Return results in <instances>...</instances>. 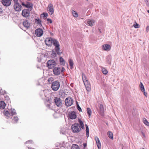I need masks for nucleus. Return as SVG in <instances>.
<instances>
[{"mask_svg": "<svg viewBox=\"0 0 149 149\" xmlns=\"http://www.w3.org/2000/svg\"><path fill=\"white\" fill-rule=\"evenodd\" d=\"M35 33L37 36L40 37L43 34V30L40 28L36 30L35 31Z\"/></svg>", "mask_w": 149, "mask_h": 149, "instance_id": "14", "label": "nucleus"}, {"mask_svg": "<svg viewBox=\"0 0 149 149\" xmlns=\"http://www.w3.org/2000/svg\"><path fill=\"white\" fill-rule=\"evenodd\" d=\"M47 20L48 22H49L50 23H52V22L51 19L49 18L47 19Z\"/></svg>", "mask_w": 149, "mask_h": 149, "instance_id": "42", "label": "nucleus"}, {"mask_svg": "<svg viewBox=\"0 0 149 149\" xmlns=\"http://www.w3.org/2000/svg\"><path fill=\"white\" fill-rule=\"evenodd\" d=\"M102 72L103 74H106L108 73L107 70L104 68H102Z\"/></svg>", "mask_w": 149, "mask_h": 149, "instance_id": "36", "label": "nucleus"}, {"mask_svg": "<svg viewBox=\"0 0 149 149\" xmlns=\"http://www.w3.org/2000/svg\"><path fill=\"white\" fill-rule=\"evenodd\" d=\"M86 110L88 116L90 117L92 113L91 110V109L89 108H87L86 109Z\"/></svg>", "mask_w": 149, "mask_h": 149, "instance_id": "30", "label": "nucleus"}, {"mask_svg": "<svg viewBox=\"0 0 149 149\" xmlns=\"http://www.w3.org/2000/svg\"><path fill=\"white\" fill-rule=\"evenodd\" d=\"M10 113L11 116L15 114L16 113L15 110V109H11L10 111Z\"/></svg>", "mask_w": 149, "mask_h": 149, "instance_id": "31", "label": "nucleus"}, {"mask_svg": "<svg viewBox=\"0 0 149 149\" xmlns=\"http://www.w3.org/2000/svg\"><path fill=\"white\" fill-rule=\"evenodd\" d=\"M144 123L147 126H149V123L148 122L146 119L145 118L143 119Z\"/></svg>", "mask_w": 149, "mask_h": 149, "instance_id": "33", "label": "nucleus"}, {"mask_svg": "<svg viewBox=\"0 0 149 149\" xmlns=\"http://www.w3.org/2000/svg\"><path fill=\"white\" fill-rule=\"evenodd\" d=\"M147 12L148 13H149V10H148Z\"/></svg>", "mask_w": 149, "mask_h": 149, "instance_id": "53", "label": "nucleus"}, {"mask_svg": "<svg viewBox=\"0 0 149 149\" xmlns=\"http://www.w3.org/2000/svg\"><path fill=\"white\" fill-rule=\"evenodd\" d=\"M71 149H80L79 146L75 144H73L71 147Z\"/></svg>", "mask_w": 149, "mask_h": 149, "instance_id": "28", "label": "nucleus"}, {"mask_svg": "<svg viewBox=\"0 0 149 149\" xmlns=\"http://www.w3.org/2000/svg\"><path fill=\"white\" fill-rule=\"evenodd\" d=\"M2 10L0 8V12H2Z\"/></svg>", "mask_w": 149, "mask_h": 149, "instance_id": "52", "label": "nucleus"}, {"mask_svg": "<svg viewBox=\"0 0 149 149\" xmlns=\"http://www.w3.org/2000/svg\"><path fill=\"white\" fill-rule=\"evenodd\" d=\"M87 25L92 26L95 23L94 20L90 19L88 20L87 22Z\"/></svg>", "mask_w": 149, "mask_h": 149, "instance_id": "18", "label": "nucleus"}, {"mask_svg": "<svg viewBox=\"0 0 149 149\" xmlns=\"http://www.w3.org/2000/svg\"><path fill=\"white\" fill-rule=\"evenodd\" d=\"M95 140L98 149L101 148V144L99 138L97 136L95 137Z\"/></svg>", "mask_w": 149, "mask_h": 149, "instance_id": "16", "label": "nucleus"}, {"mask_svg": "<svg viewBox=\"0 0 149 149\" xmlns=\"http://www.w3.org/2000/svg\"><path fill=\"white\" fill-rule=\"evenodd\" d=\"M61 69L58 67H55L53 70L54 74L55 75H58L60 74Z\"/></svg>", "mask_w": 149, "mask_h": 149, "instance_id": "10", "label": "nucleus"}, {"mask_svg": "<svg viewBox=\"0 0 149 149\" xmlns=\"http://www.w3.org/2000/svg\"><path fill=\"white\" fill-rule=\"evenodd\" d=\"M6 106L5 103L3 101H0V109H3Z\"/></svg>", "mask_w": 149, "mask_h": 149, "instance_id": "20", "label": "nucleus"}, {"mask_svg": "<svg viewBox=\"0 0 149 149\" xmlns=\"http://www.w3.org/2000/svg\"><path fill=\"white\" fill-rule=\"evenodd\" d=\"M142 149H144V148H143Z\"/></svg>", "mask_w": 149, "mask_h": 149, "instance_id": "54", "label": "nucleus"}, {"mask_svg": "<svg viewBox=\"0 0 149 149\" xmlns=\"http://www.w3.org/2000/svg\"><path fill=\"white\" fill-rule=\"evenodd\" d=\"M139 86L142 92L144 91H145V89L144 86L143 84L141 82H140L139 84Z\"/></svg>", "mask_w": 149, "mask_h": 149, "instance_id": "29", "label": "nucleus"}, {"mask_svg": "<svg viewBox=\"0 0 149 149\" xmlns=\"http://www.w3.org/2000/svg\"><path fill=\"white\" fill-rule=\"evenodd\" d=\"M52 56L54 57H55L56 56V52L54 51V50H53L52 54Z\"/></svg>", "mask_w": 149, "mask_h": 149, "instance_id": "38", "label": "nucleus"}, {"mask_svg": "<svg viewBox=\"0 0 149 149\" xmlns=\"http://www.w3.org/2000/svg\"><path fill=\"white\" fill-rule=\"evenodd\" d=\"M47 11L48 13L50 15H52L54 14V9L52 4L50 3L48 5Z\"/></svg>", "mask_w": 149, "mask_h": 149, "instance_id": "6", "label": "nucleus"}, {"mask_svg": "<svg viewBox=\"0 0 149 149\" xmlns=\"http://www.w3.org/2000/svg\"><path fill=\"white\" fill-rule=\"evenodd\" d=\"M13 120L14 123H16L18 121V118L17 116L15 117Z\"/></svg>", "mask_w": 149, "mask_h": 149, "instance_id": "37", "label": "nucleus"}, {"mask_svg": "<svg viewBox=\"0 0 149 149\" xmlns=\"http://www.w3.org/2000/svg\"><path fill=\"white\" fill-rule=\"evenodd\" d=\"M4 114L6 116L9 118L11 117V116L10 113L8 111H6L4 110L3 111Z\"/></svg>", "mask_w": 149, "mask_h": 149, "instance_id": "22", "label": "nucleus"}, {"mask_svg": "<svg viewBox=\"0 0 149 149\" xmlns=\"http://www.w3.org/2000/svg\"><path fill=\"white\" fill-rule=\"evenodd\" d=\"M149 26H148L146 28V31L147 32H148L149 31Z\"/></svg>", "mask_w": 149, "mask_h": 149, "instance_id": "43", "label": "nucleus"}, {"mask_svg": "<svg viewBox=\"0 0 149 149\" xmlns=\"http://www.w3.org/2000/svg\"><path fill=\"white\" fill-rule=\"evenodd\" d=\"M60 62L61 65H64L65 64V61L62 57L60 58Z\"/></svg>", "mask_w": 149, "mask_h": 149, "instance_id": "25", "label": "nucleus"}, {"mask_svg": "<svg viewBox=\"0 0 149 149\" xmlns=\"http://www.w3.org/2000/svg\"><path fill=\"white\" fill-rule=\"evenodd\" d=\"M28 148H29V149H34V148H30V147H28Z\"/></svg>", "mask_w": 149, "mask_h": 149, "instance_id": "51", "label": "nucleus"}, {"mask_svg": "<svg viewBox=\"0 0 149 149\" xmlns=\"http://www.w3.org/2000/svg\"><path fill=\"white\" fill-rule=\"evenodd\" d=\"M65 69L64 68H63H63H62V69H61V72H63L64 71H65Z\"/></svg>", "mask_w": 149, "mask_h": 149, "instance_id": "47", "label": "nucleus"}, {"mask_svg": "<svg viewBox=\"0 0 149 149\" xmlns=\"http://www.w3.org/2000/svg\"><path fill=\"white\" fill-rule=\"evenodd\" d=\"M82 80L86 90L88 91H90L91 90V85L90 83L88 81L85 75L83 73L82 74Z\"/></svg>", "mask_w": 149, "mask_h": 149, "instance_id": "2", "label": "nucleus"}, {"mask_svg": "<svg viewBox=\"0 0 149 149\" xmlns=\"http://www.w3.org/2000/svg\"><path fill=\"white\" fill-rule=\"evenodd\" d=\"M29 142H30L31 143H32V141L31 140H29V141H26L25 143H29Z\"/></svg>", "mask_w": 149, "mask_h": 149, "instance_id": "45", "label": "nucleus"}, {"mask_svg": "<svg viewBox=\"0 0 149 149\" xmlns=\"http://www.w3.org/2000/svg\"><path fill=\"white\" fill-rule=\"evenodd\" d=\"M99 108L101 114L102 115H103L104 111L103 105L102 104H100L99 106Z\"/></svg>", "mask_w": 149, "mask_h": 149, "instance_id": "21", "label": "nucleus"}, {"mask_svg": "<svg viewBox=\"0 0 149 149\" xmlns=\"http://www.w3.org/2000/svg\"><path fill=\"white\" fill-rule=\"evenodd\" d=\"M22 4L23 6L29 9L30 11H31L33 9V4L29 2H27L26 4L24 3H22Z\"/></svg>", "mask_w": 149, "mask_h": 149, "instance_id": "9", "label": "nucleus"}, {"mask_svg": "<svg viewBox=\"0 0 149 149\" xmlns=\"http://www.w3.org/2000/svg\"><path fill=\"white\" fill-rule=\"evenodd\" d=\"M77 107L78 110L79 111H82L81 109V108L79 107V105H77Z\"/></svg>", "mask_w": 149, "mask_h": 149, "instance_id": "41", "label": "nucleus"}, {"mask_svg": "<svg viewBox=\"0 0 149 149\" xmlns=\"http://www.w3.org/2000/svg\"><path fill=\"white\" fill-rule=\"evenodd\" d=\"M41 15H43L44 17H47L48 16V14L47 13H43L42 14H41Z\"/></svg>", "mask_w": 149, "mask_h": 149, "instance_id": "40", "label": "nucleus"}, {"mask_svg": "<svg viewBox=\"0 0 149 149\" xmlns=\"http://www.w3.org/2000/svg\"><path fill=\"white\" fill-rule=\"evenodd\" d=\"M60 86V84L58 81H54L52 84L51 88L54 91H57Z\"/></svg>", "mask_w": 149, "mask_h": 149, "instance_id": "4", "label": "nucleus"}, {"mask_svg": "<svg viewBox=\"0 0 149 149\" xmlns=\"http://www.w3.org/2000/svg\"><path fill=\"white\" fill-rule=\"evenodd\" d=\"M54 102L56 104L58 107H60L62 105V102L60 98L55 97L54 99Z\"/></svg>", "mask_w": 149, "mask_h": 149, "instance_id": "15", "label": "nucleus"}, {"mask_svg": "<svg viewBox=\"0 0 149 149\" xmlns=\"http://www.w3.org/2000/svg\"><path fill=\"white\" fill-rule=\"evenodd\" d=\"M46 45L48 46H50L52 44L55 46V49L57 54L60 55L62 52H59L60 48L59 44L58 41L55 39H53L52 38H47L45 40Z\"/></svg>", "mask_w": 149, "mask_h": 149, "instance_id": "1", "label": "nucleus"}, {"mask_svg": "<svg viewBox=\"0 0 149 149\" xmlns=\"http://www.w3.org/2000/svg\"><path fill=\"white\" fill-rule=\"evenodd\" d=\"M133 26L135 28H138L140 27V25L136 23V22H135L133 24Z\"/></svg>", "mask_w": 149, "mask_h": 149, "instance_id": "35", "label": "nucleus"}, {"mask_svg": "<svg viewBox=\"0 0 149 149\" xmlns=\"http://www.w3.org/2000/svg\"><path fill=\"white\" fill-rule=\"evenodd\" d=\"M78 121L82 129H84V125L82 121H81L80 119H79Z\"/></svg>", "mask_w": 149, "mask_h": 149, "instance_id": "27", "label": "nucleus"}, {"mask_svg": "<svg viewBox=\"0 0 149 149\" xmlns=\"http://www.w3.org/2000/svg\"><path fill=\"white\" fill-rule=\"evenodd\" d=\"M30 10L27 9H24L22 12V16L25 17H29Z\"/></svg>", "mask_w": 149, "mask_h": 149, "instance_id": "8", "label": "nucleus"}, {"mask_svg": "<svg viewBox=\"0 0 149 149\" xmlns=\"http://www.w3.org/2000/svg\"><path fill=\"white\" fill-rule=\"evenodd\" d=\"M72 131L74 133L79 132L81 130V127L78 123H74L71 126Z\"/></svg>", "mask_w": 149, "mask_h": 149, "instance_id": "3", "label": "nucleus"}, {"mask_svg": "<svg viewBox=\"0 0 149 149\" xmlns=\"http://www.w3.org/2000/svg\"><path fill=\"white\" fill-rule=\"evenodd\" d=\"M85 126L86 127V135L87 137H88L89 136V128L88 126L87 125H85Z\"/></svg>", "mask_w": 149, "mask_h": 149, "instance_id": "24", "label": "nucleus"}, {"mask_svg": "<svg viewBox=\"0 0 149 149\" xmlns=\"http://www.w3.org/2000/svg\"><path fill=\"white\" fill-rule=\"evenodd\" d=\"M143 92L144 95L146 96L147 97V93L145 92V91H144Z\"/></svg>", "mask_w": 149, "mask_h": 149, "instance_id": "44", "label": "nucleus"}, {"mask_svg": "<svg viewBox=\"0 0 149 149\" xmlns=\"http://www.w3.org/2000/svg\"><path fill=\"white\" fill-rule=\"evenodd\" d=\"M11 0H2L1 3L4 6H8L11 3Z\"/></svg>", "mask_w": 149, "mask_h": 149, "instance_id": "13", "label": "nucleus"}, {"mask_svg": "<svg viewBox=\"0 0 149 149\" xmlns=\"http://www.w3.org/2000/svg\"><path fill=\"white\" fill-rule=\"evenodd\" d=\"M102 48L106 51H109L111 49V47L109 45L105 44L102 46Z\"/></svg>", "mask_w": 149, "mask_h": 149, "instance_id": "17", "label": "nucleus"}, {"mask_svg": "<svg viewBox=\"0 0 149 149\" xmlns=\"http://www.w3.org/2000/svg\"><path fill=\"white\" fill-rule=\"evenodd\" d=\"M87 1H88V0H86Z\"/></svg>", "mask_w": 149, "mask_h": 149, "instance_id": "55", "label": "nucleus"}, {"mask_svg": "<svg viewBox=\"0 0 149 149\" xmlns=\"http://www.w3.org/2000/svg\"><path fill=\"white\" fill-rule=\"evenodd\" d=\"M72 14L73 16L76 17H77L78 16V15L77 13L75 11L72 10Z\"/></svg>", "mask_w": 149, "mask_h": 149, "instance_id": "32", "label": "nucleus"}, {"mask_svg": "<svg viewBox=\"0 0 149 149\" xmlns=\"http://www.w3.org/2000/svg\"><path fill=\"white\" fill-rule=\"evenodd\" d=\"M35 20V22H36L39 25H41V22L39 18L36 19Z\"/></svg>", "mask_w": 149, "mask_h": 149, "instance_id": "34", "label": "nucleus"}, {"mask_svg": "<svg viewBox=\"0 0 149 149\" xmlns=\"http://www.w3.org/2000/svg\"><path fill=\"white\" fill-rule=\"evenodd\" d=\"M73 100L70 97L67 98L65 100V105L68 107L70 106L72 104Z\"/></svg>", "mask_w": 149, "mask_h": 149, "instance_id": "7", "label": "nucleus"}, {"mask_svg": "<svg viewBox=\"0 0 149 149\" xmlns=\"http://www.w3.org/2000/svg\"><path fill=\"white\" fill-rule=\"evenodd\" d=\"M141 133L143 136L144 137H145V134L142 132H141Z\"/></svg>", "mask_w": 149, "mask_h": 149, "instance_id": "48", "label": "nucleus"}, {"mask_svg": "<svg viewBox=\"0 0 149 149\" xmlns=\"http://www.w3.org/2000/svg\"><path fill=\"white\" fill-rule=\"evenodd\" d=\"M68 117L71 119H74L77 117V115L75 112L72 111L70 112L68 114Z\"/></svg>", "mask_w": 149, "mask_h": 149, "instance_id": "12", "label": "nucleus"}, {"mask_svg": "<svg viewBox=\"0 0 149 149\" xmlns=\"http://www.w3.org/2000/svg\"><path fill=\"white\" fill-rule=\"evenodd\" d=\"M55 64L56 63L53 60H49L47 63V66L49 69L54 68Z\"/></svg>", "mask_w": 149, "mask_h": 149, "instance_id": "5", "label": "nucleus"}, {"mask_svg": "<svg viewBox=\"0 0 149 149\" xmlns=\"http://www.w3.org/2000/svg\"><path fill=\"white\" fill-rule=\"evenodd\" d=\"M83 145L84 147H86V144L85 143H84Z\"/></svg>", "mask_w": 149, "mask_h": 149, "instance_id": "49", "label": "nucleus"}, {"mask_svg": "<svg viewBox=\"0 0 149 149\" xmlns=\"http://www.w3.org/2000/svg\"><path fill=\"white\" fill-rule=\"evenodd\" d=\"M53 81V78L51 77L48 79V81L49 83H51Z\"/></svg>", "mask_w": 149, "mask_h": 149, "instance_id": "39", "label": "nucleus"}, {"mask_svg": "<svg viewBox=\"0 0 149 149\" xmlns=\"http://www.w3.org/2000/svg\"><path fill=\"white\" fill-rule=\"evenodd\" d=\"M99 31L100 33H102L100 29H99Z\"/></svg>", "mask_w": 149, "mask_h": 149, "instance_id": "50", "label": "nucleus"}, {"mask_svg": "<svg viewBox=\"0 0 149 149\" xmlns=\"http://www.w3.org/2000/svg\"><path fill=\"white\" fill-rule=\"evenodd\" d=\"M107 135L108 137L110 139H113V136L112 133L110 131H109L107 133Z\"/></svg>", "mask_w": 149, "mask_h": 149, "instance_id": "26", "label": "nucleus"}, {"mask_svg": "<svg viewBox=\"0 0 149 149\" xmlns=\"http://www.w3.org/2000/svg\"><path fill=\"white\" fill-rule=\"evenodd\" d=\"M14 1V3H18V0H13Z\"/></svg>", "mask_w": 149, "mask_h": 149, "instance_id": "46", "label": "nucleus"}, {"mask_svg": "<svg viewBox=\"0 0 149 149\" xmlns=\"http://www.w3.org/2000/svg\"><path fill=\"white\" fill-rule=\"evenodd\" d=\"M23 24L24 26L27 29L30 26V24L27 20H25L23 22Z\"/></svg>", "mask_w": 149, "mask_h": 149, "instance_id": "19", "label": "nucleus"}, {"mask_svg": "<svg viewBox=\"0 0 149 149\" xmlns=\"http://www.w3.org/2000/svg\"><path fill=\"white\" fill-rule=\"evenodd\" d=\"M69 63L70 66V68L72 69L73 68V66L74 65L73 61L71 59H69Z\"/></svg>", "mask_w": 149, "mask_h": 149, "instance_id": "23", "label": "nucleus"}, {"mask_svg": "<svg viewBox=\"0 0 149 149\" xmlns=\"http://www.w3.org/2000/svg\"><path fill=\"white\" fill-rule=\"evenodd\" d=\"M22 6L18 3H14V8L15 10L16 11H19L21 10Z\"/></svg>", "mask_w": 149, "mask_h": 149, "instance_id": "11", "label": "nucleus"}]
</instances>
